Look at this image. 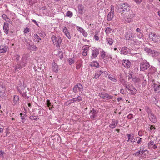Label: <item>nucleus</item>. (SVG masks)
<instances>
[{
    "label": "nucleus",
    "instance_id": "f257e3e1",
    "mask_svg": "<svg viewBox=\"0 0 160 160\" xmlns=\"http://www.w3.org/2000/svg\"><path fill=\"white\" fill-rule=\"evenodd\" d=\"M116 8L117 9V12L121 13V15H122L126 12L130 11L131 10L130 7L129 5L127 3H122L121 4L118 5Z\"/></svg>",
    "mask_w": 160,
    "mask_h": 160
},
{
    "label": "nucleus",
    "instance_id": "f03ea898",
    "mask_svg": "<svg viewBox=\"0 0 160 160\" xmlns=\"http://www.w3.org/2000/svg\"><path fill=\"white\" fill-rule=\"evenodd\" d=\"M51 39L54 45H56V47L58 48L60 47V45L62 42L61 38L59 36L56 37L54 35H53L51 38Z\"/></svg>",
    "mask_w": 160,
    "mask_h": 160
},
{
    "label": "nucleus",
    "instance_id": "7ed1b4c3",
    "mask_svg": "<svg viewBox=\"0 0 160 160\" xmlns=\"http://www.w3.org/2000/svg\"><path fill=\"white\" fill-rule=\"evenodd\" d=\"M122 16L123 18L125 19H131L134 17V14L133 13L132 11L130 10V11L126 12L125 13H124Z\"/></svg>",
    "mask_w": 160,
    "mask_h": 160
},
{
    "label": "nucleus",
    "instance_id": "20e7f679",
    "mask_svg": "<svg viewBox=\"0 0 160 160\" xmlns=\"http://www.w3.org/2000/svg\"><path fill=\"white\" fill-rule=\"evenodd\" d=\"M99 96L102 99L105 100L112 99L113 96L110 95L107 93L101 92L99 93Z\"/></svg>",
    "mask_w": 160,
    "mask_h": 160
},
{
    "label": "nucleus",
    "instance_id": "39448f33",
    "mask_svg": "<svg viewBox=\"0 0 160 160\" xmlns=\"http://www.w3.org/2000/svg\"><path fill=\"white\" fill-rule=\"evenodd\" d=\"M150 66V65L148 62H145L141 63L140 65V69L141 70L144 71L147 69Z\"/></svg>",
    "mask_w": 160,
    "mask_h": 160
},
{
    "label": "nucleus",
    "instance_id": "423d86ee",
    "mask_svg": "<svg viewBox=\"0 0 160 160\" xmlns=\"http://www.w3.org/2000/svg\"><path fill=\"white\" fill-rule=\"evenodd\" d=\"M152 86L154 88V90L155 92H160V83L158 82L157 83L154 82Z\"/></svg>",
    "mask_w": 160,
    "mask_h": 160
},
{
    "label": "nucleus",
    "instance_id": "0eeeda50",
    "mask_svg": "<svg viewBox=\"0 0 160 160\" xmlns=\"http://www.w3.org/2000/svg\"><path fill=\"white\" fill-rule=\"evenodd\" d=\"M18 90L20 94H22L23 97L26 96V90H25V87L23 86L19 87Z\"/></svg>",
    "mask_w": 160,
    "mask_h": 160
},
{
    "label": "nucleus",
    "instance_id": "6e6552de",
    "mask_svg": "<svg viewBox=\"0 0 160 160\" xmlns=\"http://www.w3.org/2000/svg\"><path fill=\"white\" fill-rule=\"evenodd\" d=\"M97 113L98 112L93 108L91 110L89 114L91 118L93 119L96 117Z\"/></svg>",
    "mask_w": 160,
    "mask_h": 160
},
{
    "label": "nucleus",
    "instance_id": "1a4fd4ad",
    "mask_svg": "<svg viewBox=\"0 0 160 160\" xmlns=\"http://www.w3.org/2000/svg\"><path fill=\"white\" fill-rule=\"evenodd\" d=\"M122 64L123 66L127 68H129L131 66V62L128 60H123Z\"/></svg>",
    "mask_w": 160,
    "mask_h": 160
},
{
    "label": "nucleus",
    "instance_id": "9d476101",
    "mask_svg": "<svg viewBox=\"0 0 160 160\" xmlns=\"http://www.w3.org/2000/svg\"><path fill=\"white\" fill-rule=\"evenodd\" d=\"M130 49L127 47H123L122 48L121 51V53L124 55H126L130 52Z\"/></svg>",
    "mask_w": 160,
    "mask_h": 160
},
{
    "label": "nucleus",
    "instance_id": "9b49d317",
    "mask_svg": "<svg viewBox=\"0 0 160 160\" xmlns=\"http://www.w3.org/2000/svg\"><path fill=\"white\" fill-rule=\"evenodd\" d=\"M99 52L98 49H95L92 50V57L91 58H95L99 54Z\"/></svg>",
    "mask_w": 160,
    "mask_h": 160
},
{
    "label": "nucleus",
    "instance_id": "f8f14e48",
    "mask_svg": "<svg viewBox=\"0 0 160 160\" xmlns=\"http://www.w3.org/2000/svg\"><path fill=\"white\" fill-rule=\"evenodd\" d=\"M5 88L2 86H0V97H3L5 96Z\"/></svg>",
    "mask_w": 160,
    "mask_h": 160
},
{
    "label": "nucleus",
    "instance_id": "ddd939ff",
    "mask_svg": "<svg viewBox=\"0 0 160 160\" xmlns=\"http://www.w3.org/2000/svg\"><path fill=\"white\" fill-rule=\"evenodd\" d=\"M3 29L4 30V32L6 34L8 33L9 27H8V24L7 23H5L3 26Z\"/></svg>",
    "mask_w": 160,
    "mask_h": 160
},
{
    "label": "nucleus",
    "instance_id": "4468645a",
    "mask_svg": "<svg viewBox=\"0 0 160 160\" xmlns=\"http://www.w3.org/2000/svg\"><path fill=\"white\" fill-rule=\"evenodd\" d=\"M149 119L151 121L155 122H156V119L155 116L152 113H149L148 115Z\"/></svg>",
    "mask_w": 160,
    "mask_h": 160
},
{
    "label": "nucleus",
    "instance_id": "2eb2a0df",
    "mask_svg": "<svg viewBox=\"0 0 160 160\" xmlns=\"http://www.w3.org/2000/svg\"><path fill=\"white\" fill-rule=\"evenodd\" d=\"M114 11L110 12L108 14L107 17V19L108 21H110L113 18L114 16Z\"/></svg>",
    "mask_w": 160,
    "mask_h": 160
},
{
    "label": "nucleus",
    "instance_id": "dca6fc26",
    "mask_svg": "<svg viewBox=\"0 0 160 160\" xmlns=\"http://www.w3.org/2000/svg\"><path fill=\"white\" fill-rule=\"evenodd\" d=\"M52 67L53 71L56 72H57L58 71V65L54 62L52 63Z\"/></svg>",
    "mask_w": 160,
    "mask_h": 160
},
{
    "label": "nucleus",
    "instance_id": "f3484780",
    "mask_svg": "<svg viewBox=\"0 0 160 160\" xmlns=\"http://www.w3.org/2000/svg\"><path fill=\"white\" fill-rule=\"evenodd\" d=\"M128 90L131 91V93L132 94H135L137 91L134 87L132 85L130 86V87H129Z\"/></svg>",
    "mask_w": 160,
    "mask_h": 160
},
{
    "label": "nucleus",
    "instance_id": "a211bd4d",
    "mask_svg": "<svg viewBox=\"0 0 160 160\" xmlns=\"http://www.w3.org/2000/svg\"><path fill=\"white\" fill-rule=\"evenodd\" d=\"M19 100V97L17 95H14L13 98V105H16L18 103Z\"/></svg>",
    "mask_w": 160,
    "mask_h": 160
},
{
    "label": "nucleus",
    "instance_id": "6ab92c4d",
    "mask_svg": "<svg viewBox=\"0 0 160 160\" xmlns=\"http://www.w3.org/2000/svg\"><path fill=\"white\" fill-rule=\"evenodd\" d=\"M84 7L81 4L78 6V12L79 13L82 14L84 12Z\"/></svg>",
    "mask_w": 160,
    "mask_h": 160
},
{
    "label": "nucleus",
    "instance_id": "aec40b11",
    "mask_svg": "<svg viewBox=\"0 0 160 160\" xmlns=\"http://www.w3.org/2000/svg\"><path fill=\"white\" fill-rule=\"evenodd\" d=\"M82 100V98L80 96H78L76 98H74L71 99V101H73V102H76V101L80 102Z\"/></svg>",
    "mask_w": 160,
    "mask_h": 160
},
{
    "label": "nucleus",
    "instance_id": "412c9836",
    "mask_svg": "<svg viewBox=\"0 0 160 160\" xmlns=\"http://www.w3.org/2000/svg\"><path fill=\"white\" fill-rule=\"evenodd\" d=\"M7 48L6 47L3 46H0V53H4L6 52Z\"/></svg>",
    "mask_w": 160,
    "mask_h": 160
},
{
    "label": "nucleus",
    "instance_id": "4be33fe9",
    "mask_svg": "<svg viewBox=\"0 0 160 160\" xmlns=\"http://www.w3.org/2000/svg\"><path fill=\"white\" fill-rule=\"evenodd\" d=\"M152 40L155 42H160V37L156 35L154 38H153Z\"/></svg>",
    "mask_w": 160,
    "mask_h": 160
},
{
    "label": "nucleus",
    "instance_id": "5701e85b",
    "mask_svg": "<svg viewBox=\"0 0 160 160\" xmlns=\"http://www.w3.org/2000/svg\"><path fill=\"white\" fill-rule=\"evenodd\" d=\"M107 42L108 44L110 45H111L112 44L113 42V39H112L110 38H108L107 39Z\"/></svg>",
    "mask_w": 160,
    "mask_h": 160
},
{
    "label": "nucleus",
    "instance_id": "b1692460",
    "mask_svg": "<svg viewBox=\"0 0 160 160\" xmlns=\"http://www.w3.org/2000/svg\"><path fill=\"white\" fill-rule=\"evenodd\" d=\"M78 85V89L79 92H82L83 90V87L82 85L81 84H77Z\"/></svg>",
    "mask_w": 160,
    "mask_h": 160
},
{
    "label": "nucleus",
    "instance_id": "393cba45",
    "mask_svg": "<svg viewBox=\"0 0 160 160\" xmlns=\"http://www.w3.org/2000/svg\"><path fill=\"white\" fill-rule=\"evenodd\" d=\"M144 50L145 51H146L148 53H151L153 54V50H151L149 48H144Z\"/></svg>",
    "mask_w": 160,
    "mask_h": 160
},
{
    "label": "nucleus",
    "instance_id": "a878e982",
    "mask_svg": "<svg viewBox=\"0 0 160 160\" xmlns=\"http://www.w3.org/2000/svg\"><path fill=\"white\" fill-rule=\"evenodd\" d=\"M33 37L34 39H36V41H38V42H39V41L41 40L40 37L37 34H35Z\"/></svg>",
    "mask_w": 160,
    "mask_h": 160
},
{
    "label": "nucleus",
    "instance_id": "bb28decb",
    "mask_svg": "<svg viewBox=\"0 0 160 160\" xmlns=\"http://www.w3.org/2000/svg\"><path fill=\"white\" fill-rule=\"evenodd\" d=\"M2 18L4 19L7 22H9V19L8 18V17L5 14H3L2 15Z\"/></svg>",
    "mask_w": 160,
    "mask_h": 160
},
{
    "label": "nucleus",
    "instance_id": "cd10ccee",
    "mask_svg": "<svg viewBox=\"0 0 160 160\" xmlns=\"http://www.w3.org/2000/svg\"><path fill=\"white\" fill-rule=\"evenodd\" d=\"M108 78L115 82H116L117 81V80L115 78H114L113 76L112 75H109L108 76Z\"/></svg>",
    "mask_w": 160,
    "mask_h": 160
},
{
    "label": "nucleus",
    "instance_id": "c85d7f7f",
    "mask_svg": "<svg viewBox=\"0 0 160 160\" xmlns=\"http://www.w3.org/2000/svg\"><path fill=\"white\" fill-rule=\"evenodd\" d=\"M154 68L152 66H151L150 68L148 69V72L151 73H153L154 72Z\"/></svg>",
    "mask_w": 160,
    "mask_h": 160
},
{
    "label": "nucleus",
    "instance_id": "c756f323",
    "mask_svg": "<svg viewBox=\"0 0 160 160\" xmlns=\"http://www.w3.org/2000/svg\"><path fill=\"white\" fill-rule=\"evenodd\" d=\"M156 36L155 33L153 32L150 33L149 35V37L152 40L153 39V38Z\"/></svg>",
    "mask_w": 160,
    "mask_h": 160
},
{
    "label": "nucleus",
    "instance_id": "7c9ffc66",
    "mask_svg": "<svg viewBox=\"0 0 160 160\" xmlns=\"http://www.w3.org/2000/svg\"><path fill=\"white\" fill-rule=\"evenodd\" d=\"M132 35L131 34H127L125 36V38L127 39H131L132 38Z\"/></svg>",
    "mask_w": 160,
    "mask_h": 160
},
{
    "label": "nucleus",
    "instance_id": "2f4dec72",
    "mask_svg": "<svg viewBox=\"0 0 160 160\" xmlns=\"http://www.w3.org/2000/svg\"><path fill=\"white\" fill-rule=\"evenodd\" d=\"M78 85H75L73 88V90L74 92H77L78 91Z\"/></svg>",
    "mask_w": 160,
    "mask_h": 160
},
{
    "label": "nucleus",
    "instance_id": "473e14b6",
    "mask_svg": "<svg viewBox=\"0 0 160 160\" xmlns=\"http://www.w3.org/2000/svg\"><path fill=\"white\" fill-rule=\"evenodd\" d=\"M72 15V12L70 11H68L66 13V16L68 17H71Z\"/></svg>",
    "mask_w": 160,
    "mask_h": 160
},
{
    "label": "nucleus",
    "instance_id": "72a5a7b5",
    "mask_svg": "<svg viewBox=\"0 0 160 160\" xmlns=\"http://www.w3.org/2000/svg\"><path fill=\"white\" fill-rule=\"evenodd\" d=\"M112 122H113V123L112 124H111L109 125L110 127V128H114L116 126V125L115 124V123L113 121H112Z\"/></svg>",
    "mask_w": 160,
    "mask_h": 160
},
{
    "label": "nucleus",
    "instance_id": "f704fd0d",
    "mask_svg": "<svg viewBox=\"0 0 160 160\" xmlns=\"http://www.w3.org/2000/svg\"><path fill=\"white\" fill-rule=\"evenodd\" d=\"M58 55H59L61 59H62L63 57V52L62 51H59L58 52Z\"/></svg>",
    "mask_w": 160,
    "mask_h": 160
},
{
    "label": "nucleus",
    "instance_id": "c9c22d12",
    "mask_svg": "<svg viewBox=\"0 0 160 160\" xmlns=\"http://www.w3.org/2000/svg\"><path fill=\"white\" fill-rule=\"evenodd\" d=\"M22 115H23V114L22 113L20 114V117H21V118L22 119V122H24L25 121V118L24 116H22Z\"/></svg>",
    "mask_w": 160,
    "mask_h": 160
},
{
    "label": "nucleus",
    "instance_id": "e433bc0d",
    "mask_svg": "<svg viewBox=\"0 0 160 160\" xmlns=\"http://www.w3.org/2000/svg\"><path fill=\"white\" fill-rule=\"evenodd\" d=\"M88 48L89 47H88V46L87 45H85L82 47V49L83 50L85 51H88Z\"/></svg>",
    "mask_w": 160,
    "mask_h": 160
},
{
    "label": "nucleus",
    "instance_id": "4c0bfd02",
    "mask_svg": "<svg viewBox=\"0 0 160 160\" xmlns=\"http://www.w3.org/2000/svg\"><path fill=\"white\" fill-rule=\"evenodd\" d=\"M77 28L78 30H79L80 32L82 33L84 32V30L81 28L77 26Z\"/></svg>",
    "mask_w": 160,
    "mask_h": 160
},
{
    "label": "nucleus",
    "instance_id": "58836bf2",
    "mask_svg": "<svg viewBox=\"0 0 160 160\" xmlns=\"http://www.w3.org/2000/svg\"><path fill=\"white\" fill-rule=\"evenodd\" d=\"M137 139H138V140H137V143L140 144V143L142 141V138H140L139 137H137L136 138V140H137Z\"/></svg>",
    "mask_w": 160,
    "mask_h": 160
},
{
    "label": "nucleus",
    "instance_id": "ea45409f",
    "mask_svg": "<svg viewBox=\"0 0 160 160\" xmlns=\"http://www.w3.org/2000/svg\"><path fill=\"white\" fill-rule=\"evenodd\" d=\"M112 30V29L109 28H106L105 30V32L106 33H109Z\"/></svg>",
    "mask_w": 160,
    "mask_h": 160
},
{
    "label": "nucleus",
    "instance_id": "a19ab883",
    "mask_svg": "<svg viewBox=\"0 0 160 160\" xmlns=\"http://www.w3.org/2000/svg\"><path fill=\"white\" fill-rule=\"evenodd\" d=\"M68 61L69 64L70 65L72 64L74 62V60H73L72 59L70 58L68 59Z\"/></svg>",
    "mask_w": 160,
    "mask_h": 160
},
{
    "label": "nucleus",
    "instance_id": "79ce46f5",
    "mask_svg": "<svg viewBox=\"0 0 160 160\" xmlns=\"http://www.w3.org/2000/svg\"><path fill=\"white\" fill-rule=\"evenodd\" d=\"M100 75L101 74L99 73V72H97V73L95 74V75L94 76V78L96 79L98 78Z\"/></svg>",
    "mask_w": 160,
    "mask_h": 160
},
{
    "label": "nucleus",
    "instance_id": "37998d69",
    "mask_svg": "<svg viewBox=\"0 0 160 160\" xmlns=\"http://www.w3.org/2000/svg\"><path fill=\"white\" fill-rule=\"evenodd\" d=\"M63 31L64 33L65 34H66L67 33H68L69 32L68 31V29L66 28V27H65L63 30Z\"/></svg>",
    "mask_w": 160,
    "mask_h": 160
},
{
    "label": "nucleus",
    "instance_id": "c03bdc74",
    "mask_svg": "<svg viewBox=\"0 0 160 160\" xmlns=\"http://www.w3.org/2000/svg\"><path fill=\"white\" fill-rule=\"evenodd\" d=\"M37 48L35 46H33L31 48V50L32 51H36L37 50Z\"/></svg>",
    "mask_w": 160,
    "mask_h": 160
},
{
    "label": "nucleus",
    "instance_id": "a18cd8bd",
    "mask_svg": "<svg viewBox=\"0 0 160 160\" xmlns=\"http://www.w3.org/2000/svg\"><path fill=\"white\" fill-rule=\"evenodd\" d=\"M127 118L128 119H131L133 118V115L132 114H130L127 116Z\"/></svg>",
    "mask_w": 160,
    "mask_h": 160
},
{
    "label": "nucleus",
    "instance_id": "49530a36",
    "mask_svg": "<svg viewBox=\"0 0 160 160\" xmlns=\"http://www.w3.org/2000/svg\"><path fill=\"white\" fill-rule=\"evenodd\" d=\"M105 56V52L104 51L102 52L101 53V57L103 59Z\"/></svg>",
    "mask_w": 160,
    "mask_h": 160
},
{
    "label": "nucleus",
    "instance_id": "de8ad7c7",
    "mask_svg": "<svg viewBox=\"0 0 160 160\" xmlns=\"http://www.w3.org/2000/svg\"><path fill=\"white\" fill-rule=\"evenodd\" d=\"M153 51H154L153 52V54H154L155 56H158L159 55V53L158 52L154 50H153Z\"/></svg>",
    "mask_w": 160,
    "mask_h": 160
},
{
    "label": "nucleus",
    "instance_id": "09e8293b",
    "mask_svg": "<svg viewBox=\"0 0 160 160\" xmlns=\"http://www.w3.org/2000/svg\"><path fill=\"white\" fill-rule=\"evenodd\" d=\"M135 155L136 156H138L140 155H142V154H141V151H138L135 154Z\"/></svg>",
    "mask_w": 160,
    "mask_h": 160
},
{
    "label": "nucleus",
    "instance_id": "8fccbe9b",
    "mask_svg": "<svg viewBox=\"0 0 160 160\" xmlns=\"http://www.w3.org/2000/svg\"><path fill=\"white\" fill-rule=\"evenodd\" d=\"M94 64L93 65V66L96 67H98L99 66V63L97 62H93Z\"/></svg>",
    "mask_w": 160,
    "mask_h": 160
},
{
    "label": "nucleus",
    "instance_id": "3c124183",
    "mask_svg": "<svg viewBox=\"0 0 160 160\" xmlns=\"http://www.w3.org/2000/svg\"><path fill=\"white\" fill-rule=\"evenodd\" d=\"M29 118L31 120H37V118L36 116H31Z\"/></svg>",
    "mask_w": 160,
    "mask_h": 160
},
{
    "label": "nucleus",
    "instance_id": "603ef678",
    "mask_svg": "<svg viewBox=\"0 0 160 160\" xmlns=\"http://www.w3.org/2000/svg\"><path fill=\"white\" fill-rule=\"evenodd\" d=\"M47 105L48 107H49L51 106V103L50 101L49 100H47Z\"/></svg>",
    "mask_w": 160,
    "mask_h": 160
},
{
    "label": "nucleus",
    "instance_id": "864d4df0",
    "mask_svg": "<svg viewBox=\"0 0 160 160\" xmlns=\"http://www.w3.org/2000/svg\"><path fill=\"white\" fill-rule=\"evenodd\" d=\"M87 52H88V51H85L83 50V51L82 52V55L83 56H86L87 55Z\"/></svg>",
    "mask_w": 160,
    "mask_h": 160
},
{
    "label": "nucleus",
    "instance_id": "5fc2aeb1",
    "mask_svg": "<svg viewBox=\"0 0 160 160\" xmlns=\"http://www.w3.org/2000/svg\"><path fill=\"white\" fill-rule=\"evenodd\" d=\"M29 29L28 28H26L24 30V32L25 33H27L29 32Z\"/></svg>",
    "mask_w": 160,
    "mask_h": 160
},
{
    "label": "nucleus",
    "instance_id": "6e6d98bb",
    "mask_svg": "<svg viewBox=\"0 0 160 160\" xmlns=\"http://www.w3.org/2000/svg\"><path fill=\"white\" fill-rule=\"evenodd\" d=\"M154 144V142L152 141H150L148 143V145L149 146H151L153 145Z\"/></svg>",
    "mask_w": 160,
    "mask_h": 160
},
{
    "label": "nucleus",
    "instance_id": "4d7b16f0",
    "mask_svg": "<svg viewBox=\"0 0 160 160\" xmlns=\"http://www.w3.org/2000/svg\"><path fill=\"white\" fill-rule=\"evenodd\" d=\"M68 38V39H70L71 38V36H70V34L69 33V32L68 33H67L65 35Z\"/></svg>",
    "mask_w": 160,
    "mask_h": 160
},
{
    "label": "nucleus",
    "instance_id": "13d9d810",
    "mask_svg": "<svg viewBox=\"0 0 160 160\" xmlns=\"http://www.w3.org/2000/svg\"><path fill=\"white\" fill-rule=\"evenodd\" d=\"M146 110L147 112L148 113V115H149V113H151V110L148 107H147L146 108Z\"/></svg>",
    "mask_w": 160,
    "mask_h": 160
},
{
    "label": "nucleus",
    "instance_id": "bf43d9fd",
    "mask_svg": "<svg viewBox=\"0 0 160 160\" xmlns=\"http://www.w3.org/2000/svg\"><path fill=\"white\" fill-rule=\"evenodd\" d=\"M94 38L96 40H98L99 39V38L98 36L96 34H95L94 35Z\"/></svg>",
    "mask_w": 160,
    "mask_h": 160
},
{
    "label": "nucleus",
    "instance_id": "052dcab7",
    "mask_svg": "<svg viewBox=\"0 0 160 160\" xmlns=\"http://www.w3.org/2000/svg\"><path fill=\"white\" fill-rule=\"evenodd\" d=\"M102 74V75H103V76L106 77L108 75V72L106 71H104Z\"/></svg>",
    "mask_w": 160,
    "mask_h": 160
},
{
    "label": "nucleus",
    "instance_id": "680f3d73",
    "mask_svg": "<svg viewBox=\"0 0 160 160\" xmlns=\"http://www.w3.org/2000/svg\"><path fill=\"white\" fill-rule=\"evenodd\" d=\"M128 137V139L127 140V142H129V141L130 139H131V134H128L127 135Z\"/></svg>",
    "mask_w": 160,
    "mask_h": 160
},
{
    "label": "nucleus",
    "instance_id": "e2e57ef3",
    "mask_svg": "<svg viewBox=\"0 0 160 160\" xmlns=\"http://www.w3.org/2000/svg\"><path fill=\"white\" fill-rule=\"evenodd\" d=\"M134 1L138 4H140L141 2L142 1L141 0H134Z\"/></svg>",
    "mask_w": 160,
    "mask_h": 160
},
{
    "label": "nucleus",
    "instance_id": "0e129e2a",
    "mask_svg": "<svg viewBox=\"0 0 160 160\" xmlns=\"http://www.w3.org/2000/svg\"><path fill=\"white\" fill-rule=\"evenodd\" d=\"M82 34L85 37H87L88 35L87 33L84 30V32H82Z\"/></svg>",
    "mask_w": 160,
    "mask_h": 160
},
{
    "label": "nucleus",
    "instance_id": "69168bd1",
    "mask_svg": "<svg viewBox=\"0 0 160 160\" xmlns=\"http://www.w3.org/2000/svg\"><path fill=\"white\" fill-rule=\"evenodd\" d=\"M16 59L17 61H18L19 59L20 56L19 55H16L15 56Z\"/></svg>",
    "mask_w": 160,
    "mask_h": 160
},
{
    "label": "nucleus",
    "instance_id": "338daca9",
    "mask_svg": "<svg viewBox=\"0 0 160 160\" xmlns=\"http://www.w3.org/2000/svg\"><path fill=\"white\" fill-rule=\"evenodd\" d=\"M136 138H132V139H131V141L132 142V143H133L134 142H135V140H136Z\"/></svg>",
    "mask_w": 160,
    "mask_h": 160
},
{
    "label": "nucleus",
    "instance_id": "774afa93",
    "mask_svg": "<svg viewBox=\"0 0 160 160\" xmlns=\"http://www.w3.org/2000/svg\"><path fill=\"white\" fill-rule=\"evenodd\" d=\"M136 31L137 32H139L140 33L142 34V33H141V32H140L141 30H140V29L139 28H137V29H136Z\"/></svg>",
    "mask_w": 160,
    "mask_h": 160
}]
</instances>
